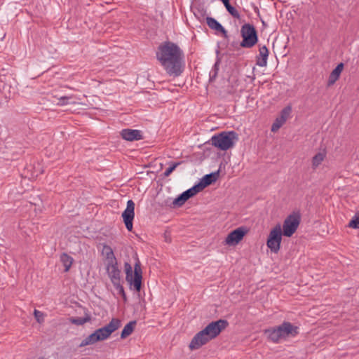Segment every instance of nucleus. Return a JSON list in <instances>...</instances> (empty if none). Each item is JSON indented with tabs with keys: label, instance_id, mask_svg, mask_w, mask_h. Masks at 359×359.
Instances as JSON below:
<instances>
[{
	"label": "nucleus",
	"instance_id": "nucleus-1",
	"mask_svg": "<svg viewBox=\"0 0 359 359\" xmlns=\"http://www.w3.org/2000/svg\"><path fill=\"white\" fill-rule=\"evenodd\" d=\"M156 59L170 76L178 77L184 71V53L179 46L165 41L158 47Z\"/></svg>",
	"mask_w": 359,
	"mask_h": 359
},
{
	"label": "nucleus",
	"instance_id": "nucleus-2",
	"mask_svg": "<svg viewBox=\"0 0 359 359\" xmlns=\"http://www.w3.org/2000/svg\"><path fill=\"white\" fill-rule=\"evenodd\" d=\"M229 325V322L219 319L210 323L204 329L198 332L192 338L189 347L191 350H196L216 338Z\"/></svg>",
	"mask_w": 359,
	"mask_h": 359
},
{
	"label": "nucleus",
	"instance_id": "nucleus-3",
	"mask_svg": "<svg viewBox=\"0 0 359 359\" xmlns=\"http://www.w3.org/2000/svg\"><path fill=\"white\" fill-rule=\"evenodd\" d=\"M121 320L117 318H113L106 325L95 330L93 333L82 340L79 347H84L94 344L108 339L111 334L120 328Z\"/></svg>",
	"mask_w": 359,
	"mask_h": 359
},
{
	"label": "nucleus",
	"instance_id": "nucleus-4",
	"mask_svg": "<svg viewBox=\"0 0 359 359\" xmlns=\"http://www.w3.org/2000/svg\"><path fill=\"white\" fill-rule=\"evenodd\" d=\"M238 140V133L233 130L222 131L214 135L210 139L211 144L221 151L232 148Z\"/></svg>",
	"mask_w": 359,
	"mask_h": 359
},
{
	"label": "nucleus",
	"instance_id": "nucleus-5",
	"mask_svg": "<svg viewBox=\"0 0 359 359\" xmlns=\"http://www.w3.org/2000/svg\"><path fill=\"white\" fill-rule=\"evenodd\" d=\"M126 280L129 283L130 289L133 287V290L136 292H140L142 289V271L141 264L138 258L134 265V273L133 268L128 262L124 264Z\"/></svg>",
	"mask_w": 359,
	"mask_h": 359
},
{
	"label": "nucleus",
	"instance_id": "nucleus-6",
	"mask_svg": "<svg viewBox=\"0 0 359 359\" xmlns=\"http://www.w3.org/2000/svg\"><path fill=\"white\" fill-rule=\"evenodd\" d=\"M241 36L242 41L240 42V46L243 48H252L259 41L255 27L250 23H245L241 26Z\"/></svg>",
	"mask_w": 359,
	"mask_h": 359
},
{
	"label": "nucleus",
	"instance_id": "nucleus-7",
	"mask_svg": "<svg viewBox=\"0 0 359 359\" xmlns=\"http://www.w3.org/2000/svg\"><path fill=\"white\" fill-rule=\"evenodd\" d=\"M301 222L299 212H293L283 222V233L286 237H291L297 231Z\"/></svg>",
	"mask_w": 359,
	"mask_h": 359
},
{
	"label": "nucleus",
	"instance_id": "nucleus-8",
	"mask_svg": "<svg viewBox=\"0 0 359 359\" xmlns=\"http://www.w3.org/2000/svg\"><path fill=\"white\" fill-rule=\"evenodd\" d=\"M283 235L280 224H276L271 230L266 241V245L272 252L277 253L280 250Z\"/></svg>",
	"mask_w": 359,
	"mask_h": 359
},
{
	"label": "nucleus",
	"instance_id": "nucleus-9",
	"mask_svg": "<svg viewBox=\"0 0 359 359\" xmlns=\"http://www.w3.org/2000/svg\"><path fill=\"white\" fill-rule=\"evenodd\" d=\"M135 203L133 200H128L127 206L122 213V217L126 227L128 231L133 229V222L135 217Z\"/></svg>",
	"mask_w": 359,
	"mask_h": 359
},
{
	"label": "nucleus",
	"instance_id": "nucleus-10",
	"mask_svg": "<svg viewBox=\"0 0 359 359\" xmlns=\"http://www.w3.org/2000/svg\"><path fill=\"white\" fill-rule=\"evenodd\" d=\"M248 233L246 227L241 226L231 231L225 239L226 244L233 246L239 243Z\"/></svg>",
	"mask_w": 359,
	"mask_h": 359
},
{
	"label": "nucleus",
	"instance_id": "nucleus-11",
	"mask_svg": "<svg viewBox=\"0 0 359 359\" xmlns=\"http://www.w3.org/2000/svg\"><path fill=\"white\" fill-rule=\"evenodd\" d=\"M264 333L266 334L267 338L274 343L278 342L281 339L286 338L282 324L278 326L265 330Z\"/></svg>",
	"mask_w": 359,
	"mask_h": 359
},
{
	"label": "nucleus",
	"instance_id": "nucleus-12",
	"mask_svg": "<svg viewBox=\"0 0 359 359\" xmlns=\"http://www.w3.org/2000/svg\"><path fill=\"white\" fill-rule=\"evenodd\" d=\"M106 270L113 285L121 282V271L118 267L117 262L107 263Z\"/></svg>",
	"mask_w": 359,
	"mask_h": 359
},
{
	"label": "nucleus",
	"instance_id": "nucleus-13",
	"mask_svg": "<svg viewBox=\"0 0 359 359\" xmlns=\"http://www.w3.org/2000/svg\"><path fill=\"white\" fill-rule=\"evenodd\" d=\"M219 175V170L212 172L210 174L205 175L200 181L196 183L199 189L202 191L205 187H208L209 185L212 184V183L215 182Z\"/></svg>",
	"mask_w": 359,
	"mask_h": 359
},
{
	"label": "nucleus",
	"instance_id": "nucleus-14",
	"mask_svg": "<svg viewBox=\"0 0 359 359\" xmlns=\"http://www.w3.org/2000/svg\"><path fill=\"white\" fill-rule=\"evenodd\" d=\"M121 136L123 140L130 142L143 139L142 131L136 129H123L121 131Z\"/></svg>",
	"mask_w": 359,
	"mask_h": 359
},
{
	"label": "nucleus",
	"instance_id": "nucleus-15",
	"mask_svg": "<svg viewBox=\"0 0 359 359\" xmlns=\"http://www.w3.org/2000/svg\"><path fill=\"white\" fill-rule=\"evenodd\" d=\"M206 23L208 26L213 30H215L217 32L221 33L222 36L224 39H228L229 35L227 31L225 28L215 18L212 17L206 18Z\"/></svg>",
	"mask_w": 359,
	"mask_h": 359
},
{
	"label": "nucleus",
	"instance_id": "nucleus-16",
	"mask_svg": "<svg viewBox=\"0 0 359 359\" xmlns=\"http://www.w3.org/2000/svg\"><path fill=\"white\" fill-rule=\"evenodd\" d=\"M269 51L266 46L259 47V55L256 56V65L259 67H266Z\"/></svg>",
	"mask_w": 359,
	"mask_h": 359
},
{
	"label": "nucleus",
	"instance_id": "nucleus-17",
	"mask_svg": "<svg viewBox=\"0 0 359 359\" xmlns=\"http://www.w3.org/2000/svg\"><path fill=\"white\" fill-rule=\"evenodd\" d=\"M344 65L343 62L339 63L337 67L331 72L327 81V86H331L339 79L341 72L344 69Z\"/></svg>",
	"mask_w": 359,
	"mask_h": 359
},
{
	"label": "nucleus",
	"instance_id": "nucleus-18",
	"mask_svg": "<svg viewBox=\"0 0 359 359\" xmlns=\"http://www.w3.org/2000/svg\"><path fill=\"white\" fill-rule=\"evenodd\" d=\"M285 334L286 337H295L299 334V327L292 325L291 323L284 321L283 323Z\"/></svg>",
	"mask_w": 359,
	"mask_h": 359
},
{
	"label": "nucleus",
	"instance_id": "nucleus-19",
	"mask_svg": "<svg viewBox=\"0 0 359 359\" xmlns=\"http://www.w3.org/2000/svg\"><path fill=\"white\" fill-rule=\"evenodd\" d=\"M136 324V320H132L127 323L121 331V339H123L130 336L134 331Z\"/></svg>",
	"mask_w": 359,
	"mask_h": 359
},
{
	"label": "nucleus",
	"instance_id": "nucleus-20",
	"mask_svg": "<svg viewBox=\"0 0 359 359\" xmlns=\"http://www.w3.org/2000/svg\"><path fill=\"white\" fill-rule=\"evenodd\" d=\"M102 253L105 256L107 260V263H113L114 262H117L113 250L109 245H104Z\"/></svg>",
	"mask_w": 359,
	"mask_h": 359
},
{
	"label": "nucleus",
	"instance_id": "nucleus-21",
	"mask_svg": "<svg viewBox=\"0 0 359 359\" xmlns=\"http://www.w3.org/2000/svg\"><path fill=\"white\" fill-rule=\"evenodd\" d=\"M73 260V258L65 252L62 253L60 255V262H62L63 266L65 267V272L69 271L72 264Z\"/></svg>",
	"mask_w": 359,
	"mask_h": 359
},
{
	"label": "nucleus",
	"instance_id": "nucleus-22",
	"mask_svg": "<svg viewBox=\"0 0 359 359\" xmlns=\"http://www.w3.org/2000/svg\"><path fill=\"white\" fill-rule=\"evenodd\" d=\"M91 317L89 314L86 313L85 317H73L69 319V321L76 325H82L84 323L90 321Z\"/></svg>",
	"mask_w": 359,
	"mask_h": 359
},
{
	"label": "nucleus",
	"instance_id": "nucleus-23",
	"mask_svg": "<svg viewBox=\"0 0 359 359\" xmlns=\"http://www.w3.org/2000/svg\"><path fill=\"white\" fill-rule=\"evenodd\" d=\"M200 191H201V190L199 189L198 185L195 184L192 187L182 192V194L184 195L185 198L188 201L189 198L194 196Z\"/></svg>",
	"mask_w": 359,
	"mask_h": 359
},
{
	"label": "nucleus",
	"instance_id": "nucleus-24",
	"mask_svg": "<svg viewBox=\"0 0 359 359\" xmlns=\"http://www.w3.org/2000/svg\"><path fill=\"white\" fill-rule=\"evenodd\" d=\"M325 154L318 152L312 158V168L316 169L323 161Z\"/></svg>",
	"mask_w": 359,
	"mask_h": 359
},
{
	"label": "nucleus",
	"instance_id": "nucleus-25",
	"mask_svg": "<svg viewBox=\"0 0 359 359\" xmlns=\"http://www.w3.org/2000/svg\"><path fill=\"white\" fill-rule=\"evenodd\" d=\"M224 6H225V8H226V11L229 12V13L232 17H233L234 18L238 19V20L241 18V15H240L239 12L232 5H231L230 2L226 3V4H224Z\"/></svg>",
	"mask_w": 359,
	"mask_h": 359
},
{
	"label": "nucleus",
	"instance_id": "nucleus-26",
	"mask_svg": "<svg viewBox=\"0 0 359 359\" xmlns=\"http://www.w3.org/2000/svg\"><path fill=\"white\" fill-rule=\"evenodd\" d=\"M187 198H185L184 195L182 193L180 194L177 198L174 199L172 201V205L174 208L175 207H181L182 206L185 202L187 201Z\"/></svg>",
	"mask_w": 359,
	"mask_h": 359
},
{
	"label": "nucleus",
	"instance_id": "nucleus-27",
	"mask_svg": "<svg viewBox=\"0 0 359 359\" xmlns=\"http://www.w3.org/2000/svg\"><path fill=\"white\" fill-rule=\"evenodd\" d=\"M348 227L355 229H359V211L357 212L352 217L348 225Z\"/></svg>",
	"mask_w": 359,
	"mask_h": 359
},
{
	"label": "nucleus",
	"instance_id": "nucleus-28",
	"mask_svg": "<svg viewBox=\"0 0 359 359\" xmlns=\"http://www.w3.org/2000/svg\"><path fill=\"white\" fill-rule=\"evenodd\" d=\"M181 163L182 162H171L169 167L165 170L163 175L165 177H168Z\"/></svg>",
	"mask_w": 359,
	"mask_h": 359
},
{
	"label": "nucleus",
	"instance_id": "nucleus-29",
	"mask_svg": "<svg viewBox=\"0 0 359 359\" xmlns=\"http://www.w3.org/2000/svg\"><path fill=\"white\" fill-rule=\"evenodd\" d=\"M114 287L116 288V290H118V294H120L123 299L124 302H126L128 301V298L126 296V294L125 292L124 288L123 285L121 284V282L116 284L113 285Z\"/></svg>",
	"mask_w": 359,
	"mask_h": 359
},
{
	"label": "nucleus",
	"instance_id": "nucleus-30",
	"mask_svg": "<svg viewBox=\"0 0 359 359\" xmlns=\"http://www.w3.org/2000/svg\"><path fill=\"white\" fill-rule=\"evenodd\" d=\"M291 112H292L291 106H290V105L286 106L281 110L280 114L279 116L283 118V119H285V121H287V119L290 116Z\"/></svg>",
	"mask_w": 359,
	"mask_h": 359
},
{
	"label": "nucleus",
	"instance_id": "nucleus-31",
	"mask_svg": "<svg viewBox=\"0 0 359 359\" xmlns=\"http://www.w3.org/2000/svg\"><path fill=\"white\" fill-rule=\"evenodd\" d=\"M34 315L36 320L38 323H41L43 322V320H44V314H43V313H42L41 311H40L39 310L34 309Z\"/></svg>",
	"mask_w": 359,
	"mask_h": 359
},
{
	"label": "nucleus",
	"instance_id": "nucleus-32",
	"mask_svg": "<svg viewBox=\"0 0 359 359\" xmlns=\"http://www.w3.org/2000/svg\"><path fill=\"white\" fill-rule=\"evenodd\" d=\"M71 98V97L62 96L60 98H59L57 104L61 106L68 104L69 100H70Z\"/></svg>",
	"mask_w": 359,
	"mask_h": 359
},
{
	"label": "nucleus",
	"instance_id": "nucleus-33",
	"mask_svg": "<svg viewBox=\"0 0 359 359\" xmlns=\"http://www.w3.org/2000/svg\"><path fill=\"white\" fill-rule=\"evenodd\" d=\"M217 74L218 72L211 70L210 72L209 82H213L216 79Z\"/></svg>",
	"mask_w": 359,
	"mask_h": 359
},
{
	"label": "nucleus",
	"instance_id": "nucleus-34",
	"mask_svg": "<svg viewBox=\"0 0 359 359\" xmlns=\"http://www.w3.org/2000/svg\"><path fill=\"white\" fill-rule=\"evenodd\" d=\"M282 126V125H280L278 122H277L276 120L274 121V123L272 124V126H271V131L272 132H276V130H278L280 127Z\"/></svg>",
	"mask_w": 359,
	"mask_h": 359
},
{
	"label": "nucleus",
	"instance_id": "nucleus-35",
	"mask_svg": "<svg viewBox=\"0 0 359 359\" xmlns=\"http://www.w3.org/2000/svg\"><path fill=\"white\" fill-rule=\"evenodd\" d=\"M219 63H220L219 60H217L216 61V62L215 63V65H213V67H212L211 70H213L215 72H219Z\"/></svg>",
	"mask_w": 359,
	"mask_h": 359
},
{
	"label": "nucleus",
	"instance_id": "nucleus-36",
	"mask_svg": "<svg viewBox=\"0 0 359 359\" xmlns=\"http://www.w3.org/2000/svg\"><path fill=\"white\" fill-rule=\"evenodd\" d=\"M276 121L277 122H278V123H279L280 125H282V126H283V125L285 123V121H286L285 119H283V118H281V117H280V116L277 117V118H276Z\"/></svg>",
	"mask_w": 359,
	"mask_h": 359
},
{
	"label": "nucleus",
	"instance_id": "nucleus-37",
	"mask_svg": "<svg viewBox=\"0 0 359 359\" xmlns=\"http://www.w3.org/2000/svg\"><path fill=\"white\" fill-rule=\"evenodd\" d=\"M223 4H226V3L229 2V0H221Z\"/></svg>",
	"mask_w": 359,
	"mask_h": 359
}]
</instances>
